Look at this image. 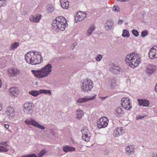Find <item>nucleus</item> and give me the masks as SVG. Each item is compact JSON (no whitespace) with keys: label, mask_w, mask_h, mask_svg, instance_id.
Wrapping results in <instances>:
<instances>
[{"label":"nucleus","mask_w":157,"mask_h":157,"mask_svg":"<svg viewBox=\"0 0 157 157\" xmlns=\"http://www.w3.org/2000/svg\"><path fill=\"white\" fill-rule=\"evenodd\" d=\"M25 59L28 63L33 65L39 64L43 61L41 53L36 51L27 53L25 56Z\"/></svg>","instance_id":"1"},{"label":"nucleus","mask_w":157,"mask_h":157,"mask_svg":"<svg viewBox=\"0 0 157 157\" xmlns=\"http://www.w3.org/2000/svg\"><path fill=\"white\" fill-rule=\"evenodd\" d=\"M141 61L140 55L136 53H133L127 56L125 58L126 63L132 68L137 67Z\"/></svg>","instance_id":"2"},{"label":"nucleus","mask_w":157,"mask_h":157,"mask_svg":"<svg viewBox=\"0 0 157 157\" xmlns=\"http://www.w3.org/2000/svg\"><path fill=\"white\" fill-rule=\"evenodd\" d=\"M52 29L57 32L59 30L63 31L67 26L66 20L63 17L59 16L57 17L52 21Z\"/></svg>","instance_id":"3"},{"label":"nucleus","mask_w":157,"mask_h":157,"mask_svg":"<svg viewBox=\"0 0 157 157\" xmlns=\"http://www.w3.org/2000/svg\"><path fill=\"white\" fill-rule=\"evenodd\" d=\"M52 66L48 64L40 70H32L31 71L34 75L39 78H42L46 77L52 71Z\"/></svg>","instance_id":"4"},{"label":"nucleus","mask_w":157,"mask_h":157,"mask_svg":"<svg viewBox=\"0 0 157 157\" xmlns=\"http://www.w3.org/2000/svg\"><path fill=\"white\" fill-rule=\"evenodd\" d=\"M93 87V83L92 81L87 79L83 80L81 85V89L83 92H87L91 91Z\"/></svg>","instance_id":"5"},{"label":"nucleus","mask_w":157,"mask_h":157,"mask_svg":"<svg viewBox=\"0 0 157 157\" xmlns=\"http://www.w3.org/2000/svg\"><path fill=\"white\" fill-rule=\"evenodd\" d=\"M81 132L82 134V139L86 142L89 141L91 135L87 128L85 126L83 127L81 130Z\"/></svg>","instance_id":"6"},{"label":"nucleus","mask_w":157,"mask_h":157,"mask_svg":"<svg viewBox=\"0 0 157 157\" xmlns=\"http://www.w3.org/2000/svg\"><path fill=\"white\" fill-rule=\"evenodd\" d=\"M121 105L127 110H129L132 108L131 101L128 98H123L121 100Z\"/></svg>","instance_id":"7"},{"label":"nucleus","mask_w":157,"mask_h":157,"mask_svg":"<svg viewBox=\"0 0 157 157\" xmlns=\"http://www.w3.org/2000/svg\"><path fill=\"white\" fill-rule=\"evenodd\" d=\"M109 122L108 119L104 117L101 118L97 121V126L99 128L106 127Z\"/></svg>","instance_id":"8"},{"label":"nucleus","mask_w":157,"mask_h":157,"mask_svg":"<svg viewBox=\"0 0 157 157\" xmlns=\"http://www.w3.org/2000/svg\"><path fill=\"white\" fill-rule=\"evenodd\" d=\"M33 106L32 102H26L23 106L24 112L27 114H31L33 111Z\"/></svg>","instance_id":"9"},{"label":"nucleus","mask_w":157,"mask_h":157,"mask_svg":"<svg viewBox=\"0 0 157 157\" xmlns=\"http://www.w3.org/2000/svg\"><path fill=\"white\" fill-rule=\"evenodd\" d=\"M148 56L151 59L157 58V46H154L150 49L148 53Z\"/></svg>","instance_id":"10"},{"label":"nucleus","mask_w":157,"mask_h":157,"mask_svg":"<svg viewBox=\"0 0 157 157\" xmlns=\"http://www.w3.org/2000/svg\"><path fill=\"white\" fill-rule=\"evenodd\" d=\"M86 13L84 12H79L77 14L75 18L76 22L82 21L84 18L86 17Z\"/></svg>","instance_id":"11"},{"label":"nucleus","mask_w":157,"mask_h":157,"mask_svg":"<svg viewBox=\"0 0 157 157\" xmlns=\"http://www.w3.org/2000/svg\"><path fill=\"white\" fill-rule=\"evenodd\" d=\"M124 132V130L123 127L117 128L114 131L113 135L115 137H118L122 135Z\"/></svg>","instance_id":"12"},{"label":"nucleus","mask_w":157,"mask_h":157,"mask_svg":"<svg viewBox=\"0 0 157 157\" xmlns=\"http://www.w3.org/2000/svg\"><path fill=\"white\" fill-rule=\"evenodd\" d=\"M41 17V15L40 14H37L36 16L33 15L29 17V20L32 22H38L40 21Z\"/></svg>","instance_id":"13"},{"label":"nucleus","mask_w":157,"mask_h":157,"mask_svg":"<svg viewBox=\"0 0 157 157\" xmlns=\"http://www.w3.org/2000/svg\"><path fill=\"white\" fill-rule=\"evenodd\" d=\"M121 69L120 67L118 66L113 65L110 68V71L115 75L120 74Z\"/></svg>","instance_id":"14"},{"label":"nucleus","mask_w":157,"mask_h":157,"mask_svg":"<svg viewBox=\"0 0 157 157\" xmlns=\"http://www.w3.org/2000/svg\"><path fill=\"white\" fill-rule=\"evenodd\" d=\"M96 95L93 97H85L83 98H80L77 100V102L78 103H82L86 102L88 101L94 99Z\"/></svg>","instance_id":"15"},{"label":"nucleus","mask_w":157,"mask_h":157,"mask_svg":"<svg viewBox=\"0 0 157 157\" xmlns=\"http://www.w3.org/2000/svg\"><path fill=\"white\" fill-rule=\"evenodd\" d=\"M10 95L12 97H16L19 93L18 89L17 88L13 87L10 88Z\"/></svg>","instance_id":"16"},{"label":"nucleus","mask_w":157,"mask_h":157,"mask_svg":"<svg viewBox=\"0 0 157 157\" xmlns=\"http://www.w3.org/2000/svg\"><path fill=\"white\" fill-rule=\"evenodd\" d=\"M134 146L130 145L128 146L126 149V153L128 155L133 154L134 152Z\"/></svg>","instance_id":"17"},{"label":"nucleus","mask_w":157,"mask_h":157,"mask_svg":"<svg viewBox=\"0 0 157 157\" xmlns=\"http://www.w3.org/2000/svg\"><path fill=\"white\" fill-rule=\"evenodd\" d=\"M7 115L12 118L14 115V109L13 107H8L6 111Z\"/></svg>","instance_id":"18"},{"label":"nucleus","mask_w":157,"mask_h":157,"mask_svg":"<svg viewBox=\"0 0 157 157\" xmlns=\"http://www.w3.org/2000/svg\"><path fill=\"white\" fill-rule=\"evenodd\" d=\"M123 113V109L120 107H118L116 109L114 112V114L118 117H121Z\"/></svg>","instance_id":"19"},{"label":"nucleus","mask_w":157,"mask_h":157,"mask_svg":"<svg viewBox=\"0 0 157 157\" xmlns=\"http://www.w3.org/2000/svg\"><path fill=\"white\" fill-rule=\"evenodd\" d=\"M108 83L109 84L112 89H114L117 85V83L114 78H109L108 81Z\"/></svg>","instance_id":"20"},{"label":"nucleus","mask_w":157,"mask_h":157,"mask_svg":"<svg viewBox=\"0 0 157 157\" xmlns=\"http://www.w3.org/2000/svg\"><path fill=\"white\" fill-rule=\"evenodd\" d=\"M113 25V23L112 21H108L105 24V27L106 30H109L111 29Z\"/></svg>","instance_id":"21"},{"label":"nucleus","mask_w":157,"mask_h":157,"mask_svg":"<svg viewBox=\"0 0 157 157\" xmlns=\"http://www.w3.org/2000/svg\"><path fill=\"white\" fill-rule=\"evenodd\" d=\"M137 101L140 106H147V100L143 99H138Z\"/></svg>","instance_id":"22"},{"label":"nucleus","mask_w":157,"mask_h":157,"mask_svg":"<svg viewBox=\"0 0 157 157\" xmlns=\"http://www.w3.org/2000/svg\"><path fill=\"white\" fill-rule=\"evenodd\" d=\"M95 29V28L94 26L93 25L90 26L87 30L86 35L87 36H90L92 35L93 32L94 31Z\"/></svg>","instance_id":"23"},{"label":"nucleus","mask_w":157,"mask_h":157,"mask_svg":"<svg viewBox=\"0 0 157 157\" xmlns=\"http://www.w3.org/2000/svg\"><path fill=\"white\" fill-rule=\"evenodd\" d=\"M155 69V66L149 64L148 65V74L151 75L153 73Z\"/></svg>","instance_id":"24"},{"label":"nucleus","mask_w":157,"mask_h":157,"mask_svg":"<svg viewBox=\"0 0 157 157\" xmlns=\"http://www.w3.org/2000/svg\"><path fill=\"white\" fill-rule=\"evenodd\" d=\"M63 151L65 152L68 151H75V148L74 147H70L69 146H67L64 147L63 148Z\"/></svg>","instance_id":"25"},{"label":"nucleus","mask_w":157,"mask_h":157,"mask_svg":"<svg viewBox=\"0 0 157 157\" xmlns=\"http://www.w3.org/2000/svg\"><path fill=\"white\" fill-rule=\"evenodd\" d=\"M19 73V71L16 69L12 68L9 71V74L11 76H14Z\"/></svg>","instance_id":"26"},{"label":"nucleus","mask_w":157,"mask_h":157,"mask_svg":"<svg viewBox=\"0 0 157 157\" xmlns=\"http://www.w3.org/2000/svg\"><path fill=\"white\" fill-rule=\"evenodd\" d=\"M35 122H36L33 119H28L25 121V123L26 124L33 125L34 126Z\"/></svg>","instance_id":"27"},{"label":"nucleus","mask_w":157,"mask_h":157,"mask_svg":"<svg viewBox=\"0 0 157 157\" xmlns=\"http://www.w3.org/2000/svg\"><path fill=\"white\" fill-rule=\"evenodd\" d=\"M54 10V8L52 5L49 4L46 6V11L48 13H51Z\"/></svg>","instance_id":"28"},{"label":"nucleus","mask_w":157,"mask_h":157,"mask_svg":"<svg viewBox=\"0 0 157 157\" xmlns=\"http://www.w3.org/2000/svg\"><path fill=\"white\" fill-rule=\"evenodd\" d=\"M77 114V117L78 119H80L82 118V116L83 115V111L80 109H78L76 111Z\"/></svg>","instance_id":"29"},{"label":"nucleus","mask_w":157,"mask_h":157,"mask_svg":"<svg viewBox=\"0 0 157 157\" xmlns=\"http://www.w3.org/2000/svg\"><path fill=\"white\" fill-rule=\"evenodd\" d=\"M18 45V43L15 42L13 44H12L10 45V50H14L16 48Z\"/></svg>","instance_id":"30"},{"label":"nucleus","mask_w":157,"mask_h":157,"mask_svg":"<svg viewBox=\"0 0 157 157\" xmlns=\"http://www.w3.org/2000/svg\"><path fill=\"white\" fill-rule=\"evenodd\" d=\"M29 93L34 97H36L40 94L39 91L35 90L29 91Z\"/></svg>","instance_id":"31"},{"label":"nucleus","mask_w":157,"mask_h":157,"mask_svg":"<svg viewBox=\"0 0 157 157\" xmlns=\"http://www.w3.org/2000/svg\"><path fill=\"white\" fill-rule=\"evenodd\" d=\"M122 36L124 37H128L130 36L128 31V30L124 29L123 31Z\"/></svg>","instance_id":"32"},{"label":"nucleus","mask_w":157,"mask_h":157,"mask_svg":"<svg viewBox=\"0 0 157 157\" xmlns=\"http://www.w3.org/2000/svg\"><path fill=\"white\" fill-rule=\"evenodd\" d=\"M39 91L40 94H48L49 95H50L51 94L50 90H39Z\"/></svg>","instance_id":"33"},{"label":"nucleus","mask_w":157,"mask_h":157,"mask_svg":"<svg viewBox=\"0 0 157 157\" xmlns=\"http://www.w3.org/2000/svg\"><path fill=\"white\" fill-rule=\"evenodd\" d=\"M69 4V2L68 1H66V2H65L63 4L61 5V6L63 9H67L68 7Z\"/></svg>","instance_id":"34"},{"label":"nucleus","mask_w":157,"mask_h":157,"mask_svg":"<svg viewBox=\"0 0 157 157\" xmlns=\"http://www.w3.org/2000/svg\"><path fill=\"white\" fill-rule=\"evenodd\" d=\"M35 126L41 129L42 130L45 128L44 127L40 125L37 122H35Z\"/></svg>","instance_id":"35"},{"label":"nucleus","mask_w":157,"mask_h":157,"mask_svg":"<svg viewBox=\"0 0 157 157\" xmlns=\"http://www.w3.org/2000/svg\"><path fill=\"white\" fill-rule=\"evenodd\" d=\"M132 33L136 37H137L139 35L138 31L136 29H133L132 30Z\"/></svg>","instance_id":"36"},{"label":"nucleus","mask_w":157,"mask_h":157,"mask_svg":"<svg viewBox=\"0 0 157 157\" xmlns=\"http://www.w3.org/2000/svg\"><path fill=\"white\" fill-rule=\"evenodd\" d=\"M8 151V149L6 147H4L2 146H0V151H2L7 152Z\"/></svg>","instance_id":"37"},{"label":"nucleus","mask_w":157,"mask_h":157,"mask_svg":"<svg viewBox=\"0 0 157 157\" xmlns=\"http://www.w3.org/2000/svg\"><path fill=\"white\" fill-rule=\"evenodd\" d=\"M102 58V56L100 54H98L97 55L95 59L97 61H100L101 60Z\"/></svg>","instance_id":"38"},{"label":"nucleus","mask_w":157,"mask_h":157,"mask_svg":"<svg viewBox=\"0 0 157 157\" xmlns=\"http://www.w3.org/2000/svg\"><path fill=\"white\" fill-rule=\"evenodd\" d=\"M147 35V30H145L143 31L141 33V36L142 37H144Z\"/></svg>","instance_id":"39"},{"label":"nucleus","mask_w":157,"mask_h":157,"mask_svg":"<svg viewBox=\"0 0 157 157\" xmlns=\"http://www.w3.org/2000/svg\"><path fill=\"white\" fill-rule=\"evenodd\" d=\"M113 11L117 12H118L119 11V8L117 5L114 6L113 8Z\"/></svg>","instance_id":"40"},{"label":"nucleus","mask_w":157,"mask_h":157,"mask_svg":"<svg viewBox=\"0 0 157 157\" xmlns=\"http://www.w3.org/2000/svg\"><path fill=\"white\" fill-rule=\"evenodd\" d=\"M46 153L45 150H42L39 154L38 156L39 157H41L43 155L45 154Z\"/></svg>","instance_id":"41"},{"label":"nucleus","mask_w":157,"mask_h":157,"mask_svg":"<svg viewBox=\"0 0 157 157\" xmlns=\"http://www.w3.org/2000/svg\"><path fill=\"white\" fill-rule=\"evenodd\" d=\"M6 5V1L5 0H0V7Z\"/></svg>","instance_id":"42"},{"label":"nucleus","mask_w":157,"mask_h":157,"mask_svg":"<svg viewBox=\"0 0 157 157\" xmlns=\"http://www.w3.org/2000/svg\"><path fill=\"white\" fill-rule=\"evenodd\" d=\"M146 115L145 114V115H138L136 117V119L138 120L139 119H141L142 118H144L145 117H146Z\"/></svg>","instance_id":"43"},{"label":"nucleus","mask_w":157,"mask_h":157,"mask_svg":"<svg viewBox=\"0 0 157 157\" xmlns=\"http://www.w3.org/2000/svg\"><path fill=\"white\" fill-rule=\"evenodd\" d=\"M77 45V43L76 42H75L74 43V44H73L72 46H71V49L73 50L75 47V46H76V45Z\"/></svg>","instance_id":"44"},{"label":"nucleus","mask_w":157,"mask_h":157,"mask_svg":"<svg viewBox=\"0 0 157 157\" xmlns=\"http://www.w3.org/2000/svg\"><path fill=\"white\" fill-rule=\"evenodd\" d=\"M0 144L3 145L6 147H7L9 146L6 142H2Z\"/></svg>","instance_id":"45"},{"label":"nucleus","mask_w":157,"mask_h":157,"mask_svg":"<svg viewBox=\"0 0 157 157\" xmlns=\"http://www.w3.org/2000/svg\"><path fill=\"white\" fill-rule=\"evenodd\" d=\"M151 157H157V153L153 152L151 154Z\"/></svg>","instance_id":"46"},{"label":"nucleus","mask_w":157,"mask_h":157,"mask_svg":"<svg viewBox=\"0 0 157 157\" xmlns=\"http://www.w3.org/2000/svg\"><path fill=\"white\" fill-rule=\"evenodd\" d=\"M66 1H67V0H60V2L61 4V5L65 2H66Z\"/></svg>","instance_id":"47"},{"label":"nucleus","mask_w":157,"mask_h":157,"mask_svg":"<svg viewBox=\"0 0 157 157\" xmlns=\"http://www.w3.org/2000/svg\"><path fill=\"white\" fill-rule=\"evenodd\" d=\"M123 21L122 20H119L118 22V25H121L123 23Z\"/></svg>","instance_id":"48"},{"label":"nucleus","mask_w":157,"mask_h":157,"mask_svg":"<svg viewBox=\"0 0 157 157\" xmlns=\"http://www.w3.org/2000/svg\"><path fill=\"white\" fill-rule=\"evenodd\" d=\"M4 126L5 128L6 129L9 128V125L8 124H4Z\"/></svg>","instance_id":"49"},{"label":"nucleus","mask_w":157,"mask_h":157,"mask_svg":"<svg viewBox=\"0 0 157 157\" xmlns=\"http://www.w3.org/2000/svg\"><path fill=\"white\" fill-rule=\"evenodd\" d=\"M107 97H100L99 98L101 99V100H103L105 99L106 98H107Z\"/></svg>","instance_id":"50"},{"label":"nucleus","mask_w":157,"mask_h":157,"mask_svg":"<svg viewBox=\"0 0 157 157\" xmlns=\"http://www.w3.org/2000/svg\"><path fill=\"white\" fill-rule=\"evenodd\" d=\"M2 85V82L1 80L0 79V88H1Z\"/></svg>","instance_id":"51"},{"label":"nucleus","mask_w":157,"mask_h":157,"mask_svg":"<svg viewBox=\"0 0 157 157\" xmlns=\"http://www.w3.org/2000/svg\"><path fill=\"white\" fill-rule=\"evenodd\" d=\"M147 102H148V106L150 104V102L148 101Z\"/></svg>","instance_id":"52"},{"label":"nucleus","mask_w":157,"mask_h":157,"mask_svg":"<svg viewBox=\"0 0 157 157\" xmlns=\"http://www.w3.org/2000/svg\"><path fill=\"white\" fill-rule=\"evenodd\" d=\"M2 109V108L1 107H0V111H1Z\"/></svg>","instance_id":"53"},{"label":"nucleus","mask_w":157,"mask_h":157,"mask_svg":"<svg viewBox=\"0 0 157 157\" xmlns=\"http://www.w3.org/2000/svg\"><path fill=\"white\" fill-rule=\"evenodd\" d=\"M106 151H107V152L108 153L109 152V151L108 150H107Z\"/></svg>","instance_id":"54"},{"label":"nucleus","mask_w":157,"mask_h":157,"mask_svg":"<svg viewBox=\"0 0 157 157\" xmlns=\"http://www.w3.org/2000/svg\"><path fill=\"white\" fill-rule=\"evenodd\" d=\"M54 133V132H53L52 133V135H54V133Z\"/></svg>","instance_id":"55"}]
</instances>
